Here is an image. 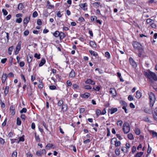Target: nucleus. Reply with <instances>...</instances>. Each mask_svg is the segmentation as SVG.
<instances>
[{"instance_id": "nucleus-1", "label": "nucleus", "mask_w": 157, "mask_h": 157, "mask_svg": "<svg viewBox=\"0 0 157 157\" xmlns=\"http://www.w3.org/2000/svg\"><path fill=\"white\" fill-rule=\"evenodd\" d=\"M132 45L134 48L137 49L139 52L138 54V57H140L144 51V49L142 45L137 41H133Z\"/></svg>"}, {"instance_id": "nucleus-2", "label": "nucleus", "mask_w": 157, "mask_h": 157, "mask_svg": "<svg viewBox=\"0 0 157 157\" xmlns=\"http://www.w3.org/2000/svg\"><path fill=\"white\" fill-rule=\"evenodd\" d=\"M148 73L144 71V75L147 77L149 80L151 78H152L154 81H157V76L156 74L154 72H152L149 70H148Z\"/></svg>"}, {"instance_id": "nucleus-3", "label": "nucleus", "mask_w": 157, "mask_h": 157, "mask_svg": "<svg viewBox=\"0 0 157 157\" xmlns=\"http://www.w3.org/2000/svg\"><path fill=\"white\" fill-rule=\"evenodd\" d=\"M149 97L150 99V106L152 108L155 101V95L152 92H151L149 94Z\"/></svg>"}, {"instance_id": "nucleus-4", "label": "nucleus", "mask_w": 157, "mask_h": 157, "mask_svg": "<svg viewBox=\"0 0 157 157\" xmlns=\"http://www.w3.org/2000/svg\"><path fill=\"white\" fill-rule=\"evenodd\" d=\"M130 130V125L129 123L127 122L124 123L123 125V130L125 134L128 133Z\"/></svg>"}, {"instance_id": "nucleus-5", "label": "nucleus", "mask_w": 157, "mask_h": 157, "mask_svg": "<svg viewBox=\"0 0 157 157\" xmlns=\"http://www.w3.org/2000/svg\"><path fill=\"white\" fill-rule=\"evenodd\" d=\"M129 62L130 64L133 68H136L137 66L136 63L134 61L133 59L132 58L130 57L129 59Z\"/></svg>"}, {"instance_id": "nucleus-6", "label": "nucleus", "mask_w": 157, "mask_h": 157, "mask_svg": "<svg viewBox=\"0 0 157 157\" xmlns=\"http://www.w3.org/2000/svg\"><path fill=\"white\" fill-rule=\"evenodd\" d=\"M113 139H115V140L114 141L115 144V146L116 147H118L120 146L121 145V142L120 141H117V140L116 138L114 137L111 139V144H112V140Z\"/></svg>"}, {"instance_id": "nucleus-7", "label": "nucleus", "mask_w": 157, "mask_h": 157, "mask_svg": "<svg viewBox=\"0 0 157 157\" xmlns=\"http://www.w3.org/2000/svg\"><path fill=\"white\" fill-rule=\"evenodd\" d=\"M90 95V94L89 93H85L84 94H81L80 96L84 99L88 98Z\"/></svg>"}, {"instance_id": "nucleus-8", "label": "nucleus", "mask_w": 157, "mask_h": 157, "mask_svg": "<svg viewBox=\"0 0 157 157\" xmlns=\"http://www.w3.org/2000/svg\"><path fill=\"white\" fill-rule=\"evenodd\" d=\"M118 109L117 108H112L111 109H109L108 110V113L110 112L111 114H113L117 111Z\"/></svg>"}, {"instance_id": "nucleus-9", "label": "nucleus", "mask_w": 157, "mask_h": 157, "mask_svg": "<svg viewBox=\"0 0 157 157\" xmlns=\"http://www.w3.org/2000/svg\"><path fill=\"white\" fill-rule=\"evenodd\" d=\"M30 20V16H27L23 20V23L27 25Z\"/></svg>"}, {"instance_id": "nucleus-10", "label": "nucleus", "mask_w": 157, "mask_h": 157, "mask_svg": "<svg viewBox=\"0 0 157 157\" xmlns=\"http://www.w3.org/2000/svg\"><path fill=\"white\" fill-rule=\"evenodd\" d=\"M109 93L110 94H112L114 96H116L117 93L115 88H111L110 89Z\"/></svg>"}, {"instance_id": "nucleus-11", "label": "nucleus", "mask_w": 157, "mask_h": 157, "mask_svg": "<svg viewBox=\"0 0 157 157\" xmlns=\"http://www.w3.org/2000/svg\"><path fill=\"white\" fill-rule=\"evenodd\" d=\"M79 6L81 7L82 9L85 10H87V8H86V7H87V5L86 3H84L80 4L79 5Z\"/></svg>"}, {"instance_id": "nucleus-12", "label": "nucleus", "mask_w": 157, "mask_h": 157, "mask_svg": "<svg viewBox=\"0 0 157 157\" xmlns=\"http://www.w3.org/2000/svg\"><path fill=\"white\" fill-rule=\"evenodd\" d=\"M10 110L11 114L13 115H14L15 114V107L13 105L10 106Z\"/></svg>"}, {"instance_id": "nucleus-13", "label": "nucleus", "mask_w": 157, "mask_h": 157, "mask_svg": "<svg viewBox=\"0 0 157 157\" xmlns=\"http://www.w3.org/2000/svg\"><path fill=\"white\" fill-rule=\"evenodd\" d=\"M85 83L86 84H90L92 85L95 84V82L90 78L87 79L85 81Z\"/></svg>"}, {"instance_id": "nucleus-14", "label": "nucleus", "mask_w": 157, "mask_h": 157, "mask_svg": "<svg viewBox=\"0 0 157 157\" xmlns=\"http://www.w3.org/2000/svg\"><path fill=\"white\" fill-rule=\"evenodd\" d=\"M7 74H3L2 78V83H4L7 78Z\"/></svg>"}, {"instance_id": "nucleus-15", "label": "nucleus", "mask_w": 157, "mask_h": 157, "mask_svg": "<svg viewBox=\"0 0 157 157\" xmlns=\"http://www.w3.org/2000/svg\"><path fill=\"white\" fill-rule=\"evenodd\" d=\"M75 76V72L74 69H72L71 72L69 74V77L71 78H73Z\"/></svg>"}, {"instance_id": "nucleus-16", "label": "nucleus", "mask_w": 157, "mask_h": 157, "mask_svg": "<svg viewBox=\"0 0 157 157\" xmlns=\"http://www.w3.org/2000/svg\"><path fill=\"white\" fill-rule=\"evenodd\" d=\"M46 61L44 58H42L41 59L39 65V67H41L43 66L45 63Z\"/></svg>"}, {"instance_id": "nucleus-17", "label": "nucleus", "mask_w": 157, "mask_h": 157, "mask_svg": "<svg viewBox=\"0 0 157 157\" xmlns=\"http://www.w3.org/2000/svg\"><path fill=\"white\" fill-rule=\"evenodd\" d=\"M136 97L137 98H140L142 96V93L139 90L136 92Z\"/></svg>"}, {"instance_id": "nucleus-18", "label": "nucleus", "mask_w": 157, "mask_h": 157, "mask_svg": "<svg viewBox=\"0 0 157 157\" xmlns=\"http://www.w3.org/2000/svg\"><path fill=\"white\" fill-rule=\"evenodd\" d=\"M21 41H19L16 47V50L20 51L21 48Z\"/></svg>"}, {"instance_id": "nucleus-19", "label": "nucleus", "mask_w": 157, "mask_h": 157, "mask_svg": "<svg viewBox=\"0 0 157 157\" xmlns=\"http://www.w3.org/2000/svg\"><path fill=\"white\" fill-rule=\"evenodd\" d=\"M90 46L93 48H96V44L95 42L92 41H90Z\"/></svg>"}, {"instance_id": "nucleus-20", "label": "nucleus", "mask_w": 157, "mask_h": 157, "mask_svg": "<svg viewBox=\"0 0 157 157\" xmlns=\"http://www.w3.org/2000/svg\"><path fill=\"white\" fill-rule=\"evenodd\" d=\"M59 33V37L60 40L63 39L66 36L65 34L63 32H61Z\"/></svg>"}, {"instance_id": "nucleus-21", "label": "nucleus", "mask_w": 157, "mask_h": 157, "mask_svg": "<svg viewBox=\"0 0 157 157\" xmlns=\"http://www.w3.org/2000/svg\"><path fill=\"white\" fill-rule=\"evenodd\" d=\"M67 104H63L61 108V110L64 112L66 111L67 109Z\"/></svg>"}, {"instance_id": "nucleus-22", "label": "nucleus", "mask_w": 157, "mask_h": 157, "mask_svg": "<svg viewBox=\"0 0 157 157\" xmlns=\"http://www.w3.org/2000/svg\"><path fill=\"white\" fill-rule=\"evenodd\" d=\"M89 53L90 54L93 55L95 56H98V54L94 51H93L92 50H89Z\"/></svg>"}, {"instance_id": "nucleus-23", "label": "nucleus", "mask_w": 157, "mask_h": 157, "mask_svg": "<svg viewBox=\"0 0 157 157\" xmlns=\"http://www.w3.org/2000/svg\"><path fill=\"white\" fill-rule=\"evenodd\" d=\"M53 145L52 144L50 143L48 144L45 147L46 149H49L52 147Z\"/></svg>"}, {"instance_id": "nucleus-24", "label": "nucleus", "mask_w": 157, "mask_h": 157, "mask_svg": "<svg viewBox=\"0 0 157 157\" xmlns=\"http://www.w3.org/2000/svg\"><path fill=\"white\" fill-rule=\"evenodd\" d=\"M154 112L155 115L153 114V117L155 120H156L157 119V108L155 109Z\"/></svg>"}, {"instance_id": "nucleus-25", "label": "nucleus", "mask_w": 157, "mask_h": 157, "mask_svg": "<svg viewBox=\"0 0 157 157\" xmlns=\"http://www.w3.org/2000/svg\"><path fill=\"white\" fill-rule=\"evenodd\" d=\"M24 8L23 4L22 3H20L18 5L17 9L20 10H22Z\"/></svg>"}, {"instance_id": "nucleus-26", "label": "nucleus", "mask_w": 157, "mask_h": 157, "mask_svg": "<svg viewBox=\"0 0 157 157\" xmlns=\"http://www.w3.org/2000/svg\"><path fill=\"white\" fill-rule=\"evenodd\" d=\"M144 152H140L137 153L135 155V157H141L143 154Z\"/></svg>"}, {"instance_id": "nucleus-27", "label": "nucleus", "mask_w": 157, "mask_h": 157, "mask_svg": "<svg viewBox=\"0 0 157 157\" xmlns=\"http://www.w3.org/2000/svg\"><path fill=\"white\" fill-rule=\"evenodd\" d=\"M13 48V46H12L10 47L8 50V54L9 55H11L12 54V52Z\"/></svg>"}, {"instance_id": "nucleus-28", "label": "nucleus", "mask_w": 157, "mask_h": 157, "mask_svg": "<svg viewBox=\"0 0 157 157\" xmlns=\"http://www.w3.org/2000/svg\"><path fill=\"white\" fill-rule=\"evenodd\" d=\"M59 33H60L59 32V31H56L53 33V35L55 37H58V36H59V35L60 34Z\"/></svg>"}, {"instance_id": "nucleus-29", "label": "nucleus", "mask_w": 157, "mask_h": 157, "mask_svg": "<svg viewBox=\"0 0 157 157\" xmlns=\"http://www.w3.org/2000/svg\"><path fill=\"white\" fill-rule=\"evenodd\" d=\"M47 6H48V8L51 9V8H54V6L51 5L50 4V2L49 1H47Z\"/></svg>"}, {"instance_id": "nucleus-30", "label": "nucleus", "mask_w": 157, "mask_h": 157, "mask_svg": "<svg viewBox=\"0 0 157 157\" xmlns=\"http://www.w3.org/2000/svg\"><path fill=\"white\" fill-rule=\"evenodd\" d=\"M135 132L136 134L137 135H139L140 133V129L138 128H135Z\"/></svg>"}, {"instance_id": "nucleus-31", "label": "nucleus", "mask_w": 157, "mask_h": 157, "mask_svg": "<svg viewBox=\"0 0 157 157\" xmlns=\"http://www.w3.org/2000/svg\"><path fill=\"white\" fill-rule=\"evenodd\" d=\"M21 121L19 117H17V124L18 125H20L21 124Z\"/></svg>"}, {"instance_id": "nucleus-32", "label": "nucleus", "mask_w": 157, "mask_h": 157, "mask_svg": "<svg viewBox=\"0 0 157 157\" xmlns=\"http://www.w3.org/2000/svg\"><path fill=\"white\" fill-rule=\"evenodd\" d=\"M97 116L98 117L100 115H101V110L99 109H97L96 111Z\"/></svg>"}, {"instance_id": "nucleus-33", "label": "nucleus", "mask_w": 157, "mask_h": 157, "mask_svg": "<svg viewBox=\"0 0 157 157\" xmlns=\"http://www.w3.org/2000/svg\"><path fill=\"white\" fill-rule=\"evenodd\" d=\"M9 89V87L8 86H6L5 88V90L4 91V93L5 96H6L8 92V90Z\"/></svg>"}, {"instance_id": "nucleus-34", "label": "nucleus", "mask_w": 157, "mask_h": 157, "mask_svg": "<svg viewBox=\"0 0 157 157\" xmlns=\"http://www.w3.org/2000/svg\"><path fill=\"white\" fill-rule=\"evenodd\" d=\"M128 138L130 140H132L134 139L133 135L132 133L129 134L128 135Z\"/></svg>"}, {"instance_id": "nucleus-35", "label": "nucleus", "mask_w": 157, "mask_h": 157, "mask_svg": "<svg viewBox=\"0 0 157 157\" xmlns=\"http://www.w3.org/2000/svg\"><path fill=\"white\" fill-rule=\"evenodd\" d=\"M115 153L117 155H119L120 154V149L118 148H117L115 150Z\"/></svg>"}, {"instance_id": "nucleus-36", "label": "nucleus", "mask_w": 157, "mask_h": 157, "mask_svg": "<svg viewBox=\"0 0 157 157\" xmlns=\"http://www.w3.org/2000/svg\"><path fill=\"white\" fill-rule=\"evenodd\" d=\"M105 55L107 59H109L110 58V54L109 52H106L105 53Z\"/></svg>"}, {"instance_id": "nucleus-37", "label": "nucleus", "mask_w": 157, "mask_h": 157, "mask_svg": "<svg viewBox=\"0 0 157 157\" xmlns=\"http://www.w3.org/2000/svg\"><path fill=\"white\" fill-rule=\"evenodd\" d=\"M24 136L23 135V136L20 137L19 138V140L18 141H17V143L18 144L20 142L22 141L23 142L25 140V139L24 138Z\"/></svg>"}, {"instance_id": "nucleus-38", "label": "nucleus", "mask_w": 157, "mask_h": 157, "mask_svg": "<svg viewBox=\"0 0 157 157\" xmlns=\"http://www.w3.org/2000/svg\"><path fill=\"white\" fill-rule=\"evenodd\" d=\"M63 101L62 100H60L57 103V105L58 106H61L63 105Z\"/></svg>"}, {"instance_id": "nucleus-39", "label": "nucleus", "mask_w": 157, "mask_h": 157, "mask_svg": "<svg viewBox=\"0 0 157 157\" xmlns=\"http://www.w3.org/2000/svg\"><path fill=\"white\" fill-rule=\"evenodd\" d=\"M29 57L30 58V60H29V57L28 56H27V62L29 63H30L32 61V59H33V56H29Z\"/></svg>"}, {"instance_id": "nucleus-40", "label": "nucleus", "mask_w": 157, "mask_h": 157, "mask_svg": "<svg viewBox=\"0 0 157 157\" xmlns=\"http://www.w3.org/2000/svg\"><path fill=\"white\" fill-rule=\"evenodd\" d=\"M35 137L37 142H39L40 141V138H39V136H37L36 133H35Z\"/></svg>"}, {"instance_id": "nucleus-41", "label": "nucleus", "mask_w": 157, "mask_h": 157, "mask_svg": "<svg viewBox=\"0 0 157 157\" xmlns=\"http://www.w3.org/2000/svg\"><path fill=\"white\" fill-rule=\"evenodd\" d=\"M0 104L2 108H4L5 107L6 105L2 101L1 99L0 100Z\"/></svg>"}, {"instance_id": "nucleus-42", "label": "nucleus", "mask_w": 157, "mask_h": 157, "mask_svg": "<svg viewBox=\"0 0 157 157\" xmlns=\"http://www.w3.org/2000/svg\"><path fill=\"white\" fill-rule=\"evenodd\" d=\"M27 109L25 108H23L21 110H20V112L21 113H26L27 112Z\"/></svg>"}, {"instance_id": "nucleus-43", "label": "nucleus", "mask_w": 157, "mask_h": 157, "mask_svg": "<svg viewBox=\"0 0 157 157\" xmlns=\"http://www.w3.org/2000/svg\"><path fill=\"white\" fill-rule=\"evenodd\" d=\"M40 54H38L37 53H36L34 55V56L37 59H40Z\"/></svg>"}, {"instance_id": "nucleus-44", "label": "nucleus", "mask_w": 157, "mask_h": 157, "mask_svg": "<svg viewBox=\"0 0 157 157\" xmlns=\"http://www.w3.org/2000/svg\"><path fill=\"white\" fill-rule=\"evenodd\" d=\"M117 125H119L120 126H121L123 122L121 120H118L117 121Z\"/></svg>"}, {"instance_id": "nucleus-45", "label": "nucleus", "mask_w": 157, "mask_h": 157, "mask_svg": "<svg viewBox=\"0 0 157 157\" xmlns=\"http://www.w3.org/2000/svg\"><path fill=\"white\" fill-rule=\"evenodd\" d=\"M100 4V2H95L93 3V5L94 6H97L98 7H99V5Z\"/></svg>"}, {"instance_id": "nucleus-46", "label": "nucleus", "mask_w": 157, "mask_h": 157, "mask_svg": "<svg viewBox=\"0 0 157 157\" xmlns=\"http://www.w3.org/2000/svg\"><path fill=\"white\" fill-rule=\"evenodd\" d=\"M73 88L74 90L77 89L79 88V86L76 84H74L73 85Z\"/></svg>"}, {"instance_id": "nucleus-47", "label": "nucleus", "mask_w": 157, "mask_h": 157, "mask_svg": "<svg viewBox=\"0 0 157 157\" xmlns=\"http://www.w3.org/2000/svg\"><path fill=\"white\" fill-rule=\"evenodd\" d=\"M21 118L22 120L24 121L26 117L25 114H22L21 115Z\"/></svg>"}, {"instance_id": "nucleus-48", "label": "nucleus", "mask_w": 157, "mask_h": 157, "mask_svg": "<svg viewBox=\"0 0 157 157\" xmlns=\"http://www.w3.org/2000/svg\"><path fill=\"white\" fill-rule=\"evenodd\" d=\"M17 153L16 151H14L12 154V157H17Z\"/></svg>"}, {"instance_id": "nucleus-49", "label": "nucleus", "mask_w": 157, "mask_h": 157, "mask_svg": "<svg viewBox=\"0 0 157 157\" xmlns=\"http://www.w3.org/2000/svg\"><path fill=\"white\" fill-rule=\"evenodd\" d=\"M2 11L3 13V15L4 16H6V15H7L8 13L7 12V11L6 10H5V9H2Z\"/></svg>"}, {"instance_id": "nucleus-50", "label": "nucleus", "mask_w": 157, "mask_h": 157, "mask_svg": "<svg viewBox=\"0 0 157 157\" xmlns=\"http://www.w3.org/2000/svg\"><path fill=\"white\" fill-rule=\"evenodd\" d=\"M152 21H154L152 19L150 18H148L146 20V22L147 24H149L150 23H152Z\"/></svg>"}, {"instance_id": "nucleus-51", "label": "nucleus", "mask_w": 157, "mask_h": 157, "mask_svg": "<svg viewBox=\"0 0 157 157\" xmlns=\"http://www.w3.org/2000/svg\"><path fill=\"white\" fill-rule=\"evenodd\" d=\"M136 151V147L135 146H132V151L133 153H134Z\"/></svg>"}, {"instance_id": "nucleus-52", "label": "nucleus", "mask_w": 157, "mask_h": 157, "mask_svg": "<svg viewBox=\"0 0 157 157\" xmlns=\"http://www.w3.org/2000/svg\"><path fill=\"white\" fill-rule=\"evenodd\" d=\"M143 120L146 122H150V120L147 117H145L144 118Z\"/></svg>"}, {"instance_id": "nucleus-53", "label": "nucleus", "mask_w": 157, "mask_h": 157, "mask_svg": "<svg viewBox=\"0 0 157 157\" xmlns=\"http://www.w3.org/2000/svg\"><path fill=\"white\" fill-rule=\"evenodd\" d=\"M7 121V118H6L5 119L4 122L2 124V127H4L6 125V122Z\"/></svg>"}, {"instance_id": "nucleus-54", "label": "nucleus", "mask_w": 157, "mask_h": 157, "mask_svg": "<svg viewBox=\"0 0 157 157\" xmlns=\"http://www.w3.org/2000/svg\"><path fill=\"white\" fill-rule=\"evenodd\" d=\"M42 123H43V125L44 126V127L45 128V129L47 130L48 131V126L46 125V124L45 123L44 121H43Z\"/></svg>"}, {"instance_id": "nucleus-55", "label": "nucleus", "mask_w": 157, "mask_h": 157, "mask_svg": "<svg viewBox=\"0 0 157 157\" xmlns=\"http://www.w3.org/2000/svg\"><path fill=\"white\" fill-rule=\"evenodd\" d=\"M42 22L40 19H38L37 21V24L39 25H42Z\"/></svg>"}, {"instance_id": "nucleus-56", "label": "nucleus", "mask_w": 157, "mask_h": 157, "mask_svg": "<svg viewBox=\"0 0 157 157\" xmlns=\"http://www.w3.org/2000/svg\"><path fill=\"white\" fill-rule=\"evenodd\" d=\"M144 111L145 113H148L149 114L150 113V109H149L148 108H146L144 109Z\"/></svg>"}, {"instance_id": "nucleus-57", "label": "nucleus", "mask_w": 157, "mask_h": 157, "mask_svg": "<svg viewBox=\"0 0 157 157\" xmlns=\"http://www.w3.org/2000/svg\"><path fill=\"white\" fill-rule=\"evenodd\" d=\"M121 104L123 106L127 107V103L124 101H122Z\"/></svg>"}, {"instance_id": "nucleus-58", "label": "nucleus", "mask_w": 157, "mask_h": 157, "mask_svg": "<svg viewBox=\"0 0 157 157\" xmlns=\"http://www.w3.org/2000/svg\"><path fill=\"white\" fill-rule=\"evenodd\" d=\"M22 18L21 17H19L17 18L16 20V22L19 23H21L22 21Z\"/></svg>"}, {"instance_id": "nucleus-59", "label": "nucleus", "mask_w": 157, "mask_h": 157, "mask_svg": "<svg viewBox=\"0 0 157 157\" xmlns=\"http://www.w3.org/2000/svg\"><path fill=\"white\" fill-rule=\"evenodd\" d=\"M151 150V148L150 147L149 145H148V148L147 150V153L148 154L150 153Z\"/></svg>"}, {"instance_id": "nucleus-60", "label": "nucleus", "mask_w": 157, "mask_h": 157, "mask_svg": "<svg viewBox=\"0 0 157 157\" xmlns=\"http://www.w3.org/2000/svg\"><path fill=\"white\" fill-rule=\"evenodd\" d=\"M84 88L86 89L90 90L91 89L92 87L90 86L87 85L84 86Z\"/></svg>"}, {"instance_id": "nucleus-61", "label": "nucleus", "mask_w": 157, "mask_h": 157, "mask_svg": "<svg viewBox=\"0 0 157 157\" xmlns=\"http://www.w3.org/2000/svg\"><path fill=\"white\" fill-rule=\"evenodd\" d=\"M38 15V13L36 11H34L33 14V17H36Z\"/></svg>"}, {"instance_id": "nucleus-62", "label": "nucleus", "mask_w": 157, "mask_h": 157, "mask_svg": "<svg viewBox=\"0 0 157 157\" xmlns=\"http://www.w3.org/2000/svg\"><path fill=\"white\" fill-rule=\"evenodd\" d=\"M49 88L51 90H54L56 89V87L55 86L52 85L49 86Z\"/></svg>"}, {"instance_id": "nucleus-63", "label": "nucleus", "mask_w": 157, "mask_h": 157, "mask_svg": "<svg viewBox=\"0 0 157 157\" xmlns=\"http://www.w3.org/2000/svg\"><path fill=\"white\" fill-rule=\"evenodd\" d=\"M7 76L9 78L13 77H14V75L13 73L10 72L8 75Z\"/></svg>"}, {"instance_id": "nucleus-64", "label": "nucleus", "mask_w": 157, "mask_h": 157, "mask_svg": "<svg viewBox=\"0 0 157 157\" xmlns=\"http://www.w3.org/2000/svg\"><path fill=\"white\" fill-rule=\"evenodd\" d=\"M90 19L92 21H94L95 20V19L96 20L97 19V17L95 16H92L91 17Z\"/></svg>"}]
</instances>
